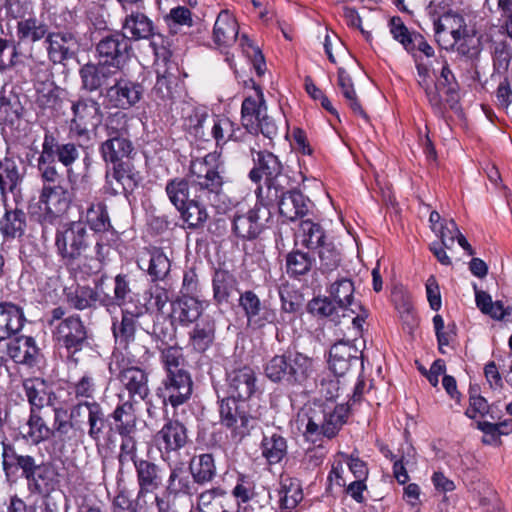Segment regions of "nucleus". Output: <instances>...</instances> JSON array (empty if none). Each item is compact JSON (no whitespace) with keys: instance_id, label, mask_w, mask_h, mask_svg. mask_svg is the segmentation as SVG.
Returning <instances> with one entry per match:
<instances>
[{"instance_id":"obj_1","label":"nucleus","mask_w":512,"mask_h":512,"mask_svg":"<svg viewBox=\"0 0 512 512\" xmlns=\"http://www.w3.org/2000/svg\"><path fill=\"white\" fill-rule=\"evenodd\" d=\"M58 254L68 264L84 261L86 272L94 274L102 269L109 253L110 245L103 237L92 234L82 221H72L61 225L55 236Z\"/></svg>"},{"instance_id":"obj_2","label":"nucleus","mask_w":512,"mask_h":512,"mask_svg":"<svg viewBox=\"0 0 512 512\" xmlns=\"http://www.w3.org/2000/svg\"><path fill=\"white\" fill-rule=\"evenodd\" d=\"M254 167L249 172V178L254 183H259L265 177L263 185L256 189L259 202L264 205H272L283 189L289 184V177L283 173V164L278 156L270 151L251 150Z\"/></svg>"},{"instance_id":"obj_3","label":"nucleus","mask_w":512,"mask_h":512,"mask_svg":"<svg viewBox=\"0 0 512 512\" xmlns=\"http://www.w3.org/2000/svg\"><path fill=\"white\" fill-rule=\"evenodd\" d=\"M41 152L37 158V171L44 183H55L62 179L56 161L67 167V177L72 183L73 171L71 166L79 159L80 151L72 142L59 143L57 137L50 131L44 134Z\"/></svg>"},{"instance_id":"obj_4","label":"nucleus","mask_w":512,"mask_h":512,"mask_svg":"<svg viewBox=\"0 0 512 512\" xmlns=\"http://www.w3.org/2000/svg\"><path fill=\"white\" fill-rule=\"evenodd\" d=\"M312 371L313 360L293 351L273 356L264 366L265 376L270 381L289 387L303 386Z\"/></svg>"},{"instance_id":"obj_5","label":"nucleus","mask_w":512,"mask_h":512,"mask_svg":"<svg viewBox=\"0 0 512 512\" xmlns=\"http://www.w3.org/2000/svg\"><path fill=\"white\" fill-rule=\"evenodd\" d=\"M434 32L437 43L446 50L456 46L457 52L467 57L479 53V41L468 32L465 19L457 13L446 12L434 19Z\"/></svg>"},{"instance_id":"obj_6","label":"nucleus","mask_w":512,"mask_h":512,"mask_svg":"<svg viewBox=\"0 0 512 512\" xmlns=\"http://www.w3.org/2000/svg\"><path fill=\"white\" fill-rule=\"evenodd\" d=\"M219 415L221 425L228 429L231 437L237 441L250 435L261 417L258 409L251 411L248 402L236 401L233 398H224L220 401Z\"/></svg>"},{"instance_id":"obj_7","label":"nucleus","mask_w":512,"mask_h":512,"mask_svg":"<svg viewBox=\"0 0 512 512\" xmlns=\"http://www.w3.org/2000/svg\"><path fill=\"white\" fill-rule=\"evenodd\" d=\"M215 162L216 155L208 154L192 160L190 164V187L199 200L211 201V198L216 197L222 190L223 178Z\"/></svg>"},{"instance_id":"obj_8","label":"nucleus","mask_w":512,"mask_h":512,"mask_svg":"<svg viewBox=\"0 0 512 512\" xmlns=\"http://www.w3.org/2000/svg\"><path fill=\"white\" fill-rule=\"evenodd\" d=\"M241 123L251 134L261 133L273 140L278 134L275 121L267 115V106L262 91L257 88L256 96L246 97L241 106Z\"/></svg>"},{"instance_id":"obj_9","label":"nucleus","mask_w":512,"mask_h":512,"mask_svg":"<svg viewBox=\"0 0 512 512\" xmlns=\"http://www.w3.org/2000/svg\"><path fill=\"white\" fill-rule=\"evenodd\" d=\"M109 371L115 375L123 387L128 391L129 399L133 401L135 397L144 400L149 394L148 374L123 356H115L113 362L109 364Z\"/></svg>"},{"instance_id":"obj_10","label":"nucleus","mask_w":512,"mask_h":512,"mask_svg":"<svg viewBox=\"0 0 512 512\" xmlns=\"http://www.w3.org/2000/svg\"><path fill=\"white\" fill-rule=\"evenodd\" d=\"M69 131L78 139H89L91 129L96 128L103 118L101 106L91 97H80L72 101Z\"/></svg>"},{"instance_id":"obj_11","label":"nucleus","mask_w":512,"mask_h":512,"mask_svg":"<svg viewBox=\"0 0 512 512\" xmlns=\"http://www.w3.org/2000/svg\"><path fill=\"white\" fill-rule=\"evenodd\" d=\"M120 32L129 40V43H131L132 40L139 41L152 39L151 46L153 47L155 55L165 57V48L163 46H159L155 40L156 36L161 40L162 38L156 33L153 21L145 13L140 11H131V13L127 14L122 21V31Z\"/></svg>"},{"instance_id":"obj_12","label":"nucleus","mask_w":512,"mask_h":512,"mask_svg":"<svg viewBox=\"0 0 512 512\" xmlns=\"http://www.w3.org/2000/svg\"><path fill=\"white\" fill-rule=\"evenodd\" d=\"M131 50V43L120 31L104 36L96 45L99 61L118 71H121L128 61Z\"/></svg>"},{"instance_id":"obj_13","label":"nucleus","mask_w":512,"mask_h":512,"mask_svg":"<svg viewBox=\"0 0 512 512\" xmlns=\"http://www.w3.org/2000/svg\"><path fill=\"white\" fill-rule=\"evenodd\" d=\"M193 390V381L187 370H177L166 373V377L159 387L158 394L164 405L170 404L173 408L186 403Z\"/></svg>"},{"instance_id":"obj_14","label":"nucleus","mask_w":512,"mask_h":512,"mask_svg":"<svg viewBox=\"0 0 512 512\" xmlns=\"http://www.w3.org/2000/svg\"><path fill=\"white\" fill-rule=\"evenodd\" d=\"M268 206L260 202V205L256 204L246 212L237 210L233 216V233L243 240L256 239L263 231L265 222L270 216Z\"/></svg>"},{"instance_id":"obj_15","label":"nucleus","mask_w":512,"mask_h":512,"mask_svg":"<svg viewBox=\"0 0 512 512\" xmlns=\"http://www.w3.org/2000/svg\"><path fill=\"white\" fill-rule=\"evenodd\" d=\"M53 336L60 347L74 354L87 344V330L79 316L61 320L54 328Z\"/></svg>"},{"instance_id":"obj_16","label":"nucleus","mask_w":512,"mask_h":512,"mask_svg":"<svg viewBox=\"0 0 512 512\" xmlns=\"http://www.w3.org/2000/svg\"><path fill=\"white\" fill-rule=\"evenodd\" d=\"M226 390V398L248 402L257 391V375L253 368L244 365L227 371Z\"/></svg>"},{"instance_id":"obj_17","label":"nucleus","mask_w":512,"mask_h":512,"mask_svg":"<svg viewBox=\"0 0 512 512\" xmlns=\"http://www.w3.org/2000/svg\"><path fill=\"white\" fill-rule=\"evenodd\" d=\"M143 93L140 83L120 78L106 89L105 99L111 108L128 110L141 100Z\"/></svg>"},{"instance_id":"obj_18","label":"nucleus","mask_w":512,"mask_h":512,"mask_svg":"<svg viewBox=\"0 0 512 512\" xmlns=\"http://www.w3.org/2000/svg\"><path fill=\"white\" fill-rule=\"evenodd\" d=\"M105 177L107 187L113 195L132 192L139 182V174L131 159L111 164Z\"/></svg>"},{"instance_id":"obj_19","label":"nucleus","mask_w":512,"mask_h":512,"mask_svg":"<svg viewBox=\"0 0 512 512\" xmlns=\"http://www.w3.org/2000/svg\"><path fill=\"white\" fill-rule=\"evenodd\" d=\"M80 431L87 424L89 438L98 445L105 433L107 418L102 406L96 401H80L78 403Z\"/></svg>"},{"instance_id":"obj_20","label":"nucleus","mask_w":512,"mask_h":512,"mask_svg":"<svg viewBox=\"0 0 512 512\" xmlns=\"http://www.w3.org/2000/svg\"><path fill=\"white\" fill-rule=\"evenodd\" d=\"M25 175L21 159L8 150L0 157V195L3 203L7 201L8 193H14L23 182Z\"/></svg>"},{"instance_id":"obj_21","label":"nucleus","mask_w":512,"mask_h":512,"mask_svg":"<svg viewBox=\"0 0 512 512\" xmlns=\"http://www.w3.org/2000/svg\"><path fill=\"white\" fill-rule=\"evenodd\" d=\"M30 410H43L56 404L57 396L49 381L41 377L26 378L22 382Z\"/></svg>"},{"instance_id":"obj_22","label":"nucleus","mask_w":512,"mask_h":512,"mask_svg":"<svg viewBox=\"0 0 512 512\" xmlns=\"http://www.w3.org/2000/svg\"><path fill=\"white\" fill-rule=\"evenodd\" d=\"M135 471L138 484L137 501L163 486L164 469L155 462L147 459L135 461Z\"/></svg>"},{"instance_id":"obj_23","label":"nucleus","mask_w":512,"mask_h":512,"mask_svg":"<svg viewBox=\"0 0 512 512\" xmlns=\"http://www.w3.org/2000/svg\"><path fill=\"white\" fill-rule=\"evenodd\" d=\"M61 181L62 179L59 182L47 183L41 190L40 203L51 218L63 215L72 202V193L61 185Z\"/></svg>"},{"instance_id":"obj_24","label":"nucleus","mask_w":512,"mask_h":512,"mask_svg":"<svg viewBox=\"0 0 512 512\" xmlns=\"http://www.w3.org/2000/svg\"><path fill=\"white\" fill-rule=\"evenodd\" d=\"M310 200L302 192L295 189L291 183L283 189V193L277 197L274 204L279 207L280 214L289 221H295L304 217L310 207Z\"/></svg>"},{"instance_id":"obj_25","label":"nucleus","mask_w":512,"mask_h":512,"mask_svg":"<svg viewBox=\"0 0 512 512\" xmlns=\"http://www.w3.org/2000/svg\"><path fill=\"white\" fill-rule=\"evenodd\" d=\"M38 466L33 456L19 454L12 446L3 443L2 467L7 480L13 479L21 471V476L27 481Z\"/></svg>"},{"instance_id":"obj_26","label":"nucleus","mask_w":512,"mask_h":512,"mask_svg":"<svg viewBox=\"0 0 512 512\" xmlns=\"http://www.w3.org/2000/svg\"><path fill=\"white\" fill-rule=\"evenodd\" d=\"M362 352L350 342L335 343L329 352V367L336 376H343L351 367L362 365Z\"/></svg>"},{"instance_id":"obj_27","label":"nucleus","mask_w":512,"mask_h":512,"mask_svg":"<svg viewBox=\"0 0 512 512\" xmlns=\"http://www.w3.org/2000/svg\"><path fill=\"white\" fill-rule=\"evenodd\" d=\"M346 410L343 406H335L333 409L324 410L322 419L310 417L306 425V433L322 434L325 437L333 438L342 425L346 422Z\"/></svg>"},{"instance_id":"obj_28","label":"nucleus","mask_w":512,"mask_h":512,"mask_svg":"<svg viewBox=\"0 0 512 512\" xmlns=\"http://www.w3.org/2000/svg\"><path fill=\"white\" fill-rule=\"evenodd\" d=\"M4 346L7 355L17 364L32 367L38 364L41 359L40 349L32 337H16L8 340Z\"/></svg>"},{"instance_id":"obj_29","label":"nucleus","mask_w":512,"mask_h":512,"mask_svg":"<svg viewBox=\"0 0 512 512\" xmlns=\"http://www.w3.org/2000/svg\"><path fill=\"white\" fill-rule=\"evenodd\" d=\"M4 214L0 217V235L5 242L20 240L26 233L27 215L18 208L3 203Z\"/></svg>"},{"instance_id":"obj_30","label":"nucleus","mask_w":512,"mask_h":512,"mask_svg":"<svg viewBox=\"0 0 512 512\" xmlns=\"http://www.w3.org/2000/svg\"><path fill=\"white\" fill-rule=\"evenodd\" d=\"M239 306L247 317L248 325L253 328H262L266 323L272 321V314L251 290L240 294Z\"/></svg>"},{"instance_id":"obj_31","label":"nucleus","mask_w":512,"mask_h":512,"mask_svg":"<svg viewBox=\"0 0 512 512\" xmlns=\"http://www.w3.org/2000/svg\"><path fill=\"white\" fill-rule=\"evenodd\" d=\"M118 72L117 69L100 61L97 64L87 63L79 71L82 88L89 92L97 91L108 84Z\"/></svg>"},{"instance_id":"obj_32","label":"nucleus","mask_w":512,"mask_h":512,"mask_svg":"<svg viewBox=\"0 0 512 512\" xmlns=\"http://www.w3.org/2000/svg\"><path fill=\"white\" fill-rule=\"evenodd\" d=\"M156 441L166 453L178 451L187 444V429L180 421L170 419L157 433Z\"/></svg>"},{"instance_id":"obj_33","label":"nucleus","mask_w":512,"mask_h":512,"mask_svg":"<svg viewBox=\"0 0 512 512\" xmlns=\"http://www.w3.org/2000/svg\"><path fill=\"white\" fill-rule=\"evenodd\" d=\"M171 319L173 322L187 327L194 323L202 314V302L195 296L182 295L171 303Z\"/></svg>"},{"instance_id":"obj_34","label":"nucleus","mask_w":512,"mask_h":512,"mask_svg":"<svg viewBox=\"0 0 512 512\" xmlns=\"http://www.w3.org/2000/svg\"><path fill=\"white\" fill-rule=\"evenodd\" d=\"M211 117L208 109L204 106L189 108L183 116V126L189 134L203 141L211 139L209 132Z\"/></svg>"},{"instance_id":"obj_35","label":"nucleus","mask_w":512,"mask_h":512,"mask_svg":"<svg viewBox=\"0 0 512 512\" xmlns=\"http://www.w3.org/2000/svg\"><path fill=\"white\" fill-rule=\"evenodd\" d=\"M46 42L49 59L55 64L63 63L75 54L77 40L72 33H50Z\"/></svg>"},{"instance_id":"obj_36","label":"nucleus","mask_w":512,"mask_h":512,"mask_svg":"<svg viewBox=\"0 0 512 512\" xmlns=\"http://www.w3.org/2000/svg\"><path fill=\"white\" fill-rule=\"evenodd\" d=\"M144 314V307L135 306L134 310L129 308L122 309V318L120 322H113L112 330L116 341L129 348V344L134 341L136 326L139 317Z\"/></svg>"},{"instance_id":"obj_37","label":"nucleus","mask_w":512,"mask_h":512,"mask_svg":"<svg viewBox=\"0 0 512 512\" xmlns=\"http://www.w3.org/2000/svg\"><path fill=\"white\" fill-rule=\"evenodd\" d=\"M24 321V313L19 306L11 302H0V343L17 334Z\"/></svg>"},{"instance_id":"obj_38","label":"nucleus","mask_w":512,"mask_h":512,"mask_svg":"<svg viewBox=\"0 0 512 512\" xmlns=\"http://www.w3.org/2000/svg\"><path fill=\"white\" fill-rule=\"evenodd\" d=\"M354 291V284L348 277L337 278L335 281L331 282L327 289L330 297L342 311V316H346V311L355 314L356 310L354 307H360L354 303Z\"/></svg>"},{"instance_id":"obj_39","label":"nucleus","mask_w":512,"mask_h":512,"mask_svg":"<svg viewBox=\"0 0 512 512\" xmlns=\"http://www.w3.org/2000/svg\"><path fill=\"white\" fill-rule=\"evenodd\" d=\"M51 408L54 416L52 426L50 427L52 437L65 439L71 430L80 429L78 403L71 407L69 414L68 410L63 407H56L54 405Z\"/></svg>"},{"instance_id":"obj_40","label":"nucleus","mask_w":512,"mask_h":512,"mask_svg":"<svg viewBox=\"0 0 512 512\" xmlns=\"http://www.w3.org/2000/svg\"><path fill=\"white\" fill-rule=\"evenodd\" d=\"M58 484L55 470L47 463H39L33 475L27 480L30 493L48 496Z\"/></svg>"},{"instance_id":"obj_41","label":"nucleus","mask_w":512,"mask_h":512,"mask_svg":"<svg viewBox=\"0 0 512 512\" xmlns=\"http://www.w3.org/2000/svg\"><path fill=\"white\" fill-rule=\"evenodd\" d=\"M86 221L90 229L95 232L96 237L102 236L104 241H108V235H110L111 241H115L116 232L110 223L106 206L103 203L91 204L86 213Z\"/></svg>"},{"instance_id":"obj_42","label":"nucleus","mask_w":512,"mask_h":512,"mask_svg":"<svg viewBox=\"0 0 512 512\" xmlns=\"http://www.w3.org/2000/svg\"><path fill=\"white\" fill-rule=\"evenodd\" d=\"M237 36V21L228 11H221L214 24V43L219 47H229L236 41Z\"/></svg>"},{"instance_id":"obj_43","label":"nucleus","mask_w":512,"mask_h":512,"mask_svg":"<svg viewBox=\"0 0 512 512\" xmlns=\"http://www.w3.org/2000/svg\"><path fill=\"white\" fill-rule=\"evenodd\" d=\"M189 471L194 483L205 485L216 477L215 459L211 453L194 455L189 461Z\"/></svg>"},{"instance_id":"obj_44","label":"nucleus","mask_w":512,"mask_h":512,"mask_svg":"<svg viewBox=\"0 0 512 512\" xmlns=\"http://www.w3.org/2000/svg\"><path fill=\"white\" fill-rule=\"evenodd\" d=\"M133 150L131 140L124 137L107 138L100 146V153L108 164L130 160Z\"/></svg>"},{"instance_id":"obj_45","label":"nucleus","mask_w":512,"mask_h":512,"mask_svg":"<svg viewBox=\"0 0 512 512\" xmlns=\"http://www.w3.org/2000/svg\"><path fill=\"white\" fill-rule=\"evenodd\" d=\"M215 321L210 317L202 318L189 332V342L192 348L199 352H205L215 340Z\"/></svg>"},{"instance_id":"obj_46","label":"nucleus","mask_w":512,"mask_h":512,"mask_svg":"<svg viewBox=\"0 0 512 512\" xmlns=\"http://www.w3.org/2000/svg\"><path fill=\"white\" fill-rule=\"evenodd\" d=\"M237 280L232 273L227 270L217 269L213 275V299L216 304L228 303L230 297L237 292Z\"/></svg>"},{"instance_id":"obj_47","label":"nucleus","mask_w":512,"mask_h":512,"mask_svg":"<svg viewBox=\"0 0 512 512\" xmlns=\"http://www.w3.org/2000/svg\"><path fill=\"white\" fill-rule=\"evenodd\" d=\"M115 423V430L119 436L132 435L136 430L137 418L133 401L126 400L119 403L111 414Z\"/></svg>"},{"instance_id":"obj_48","label":"nucleus","mask_w":512,"mask_h":512,"mask_svg":"<svg viewBox=\"0 0 512 512\" xmlns=\"http://www.w3.org/2000/svg\"><path fill=\"white\" fill-rule=\"evenodd\" d=\"M194 481L186 474L183 467L175 466L170 469L164 491L168 496L176 499L180 495L192 496L194 494Z\"/></svg>"},{"instance_id":"obj_49","label":"nucleus","mask_w":512,"mask_h":512,"mask_svg":"<svg viewBox=\"0 0 512 512\" xmlns=\"http://www.w3.org/2000/svg\"><path fill=\"white\" fill-rule=\"evenodd\" d=\"M203 202L194 196L186 205L178 209L186 228L197 230L204 227L209 215Z\"/></svg>"},{"instance_id":"obj_50","label":"nucleus","mask_w":512,"mask_h":512,"mask_svg":"<svg viewBox=\"0 0 512 512\" xmlns=\"http://www.w3.org/2000/svg\"><path fill=\"white\" fill-rule=\"evenodd\" d=\"M278 497L281 510L290 512L294 509L303 499L302 487L299 481L290 477L282 478Z\"/></svg>"},{"instance_id":"obj_51","label":"nucleus","mask_w":512,"mask_h":512,"mask_svg":"<svg viewBox=\"0 0 512 512\" xmlns=\"http://www.w3.org/2000/svg\"><path fill=\"white\" fill-rule=\"evenodd\" d=\"M301 245L308 249H316L326 243L325 232L318 223L311 220H303L296 234Z\"/></svg>"},{"instance_id":"obj_52","label":"nucleus","mask_w":512,"mask_h":512,"mask_svg":"<svg viewBox=\"0 0 512 512\" xmlns=\"http://www.w3.org/2000/svg\"><path fill=\"white\" fill-rule=\"evenodd\" d=\"M261 450L269 464H277L287 454L286 439L277 433L265 435L261 442Z\"/></svg>"},{"instance_id":"obj_53","label":"nucleus","mask_w":512,"mask_h":512,"mask_svg":"<svg viewBox=\"0 0 512 512\" xmlns=\"http://www.w3.org/2000/svg\"><path fill=\"white\" fill-rule=\"evenodd\" d=\"M434 88H437V91L440 95L441 91H444L446 94L447 104L451 109L456 108L459 101V87L454 74L446 62L442 67L440 76L437 78V81L434 84Z\"/></svg>"},{"instance_id":"obj_54","label":"nucleus","mask_w":512,"mask_h":512,"mask_svg":"<svg viewBox=\"0 0 512 512\" xmlns=\"http://www.w3.org/2000/svg\"><path fill=\"white\" fill-rule=\"evenodd\" d=\"M42 411L30 410L27 421L28 431L26 437L34 444H39L52 437V432L42 416Z\"/></svg>"},{"instance_id":"obj_55","label":"nucleus","mask_w":512,"mask_h":512,"mask_svg":"<svg viewBox=\"0 0 512 512\" xmlns=\"http://www.w3.org/2000/svg\"><path fill=\"white\" fill-rule=\"evenodd\" d=\"M338 87L352 111L367 120L368 116L357 99L352 79L344 68L338 69Z\"/></svg>"},{"instance_id":"obj_56","label":"nucleus","mask_w":512,"mask_h":512,"mask_svg":"<svg viewBox=\"0 0 512 512\" xmlns=\"http://www.w3.org/2000/svg\"><path fill=\"white\" fill-rule=\"evenodd\" d=\"M166 193L171 203L177 210L186 205L191 200V194L194 195L190 187V179L175 178L166 185Z\"/></svg>"},{"instance_id":"obj_57","label":"nucleus","mask_w":512,"mask_h":512,"mask_svg":"<svg viewBox=\"0 0 512 512\" xmlns=\"http://www.w3.org/2000/svg\"><path fill=\"white\" fill-rule=\"evenodd\" d=\"M417 68V74H418V85L424 89L426 97L434 109V111L438 114L443 113V100L439 92L437 91V88H434V85L431 86L428 78H429V69L426 65L422 63L416 64Z\"/></svg>"},{"instance_id":"obj_58","label":"nucleus","mask_w":512,"mask_h":512,"mask_svg":"<svg viewBox=\"0 0 512 512\" xmlns=\"http://www.w3.org/2000/svg\"><path fill=\"white\" fill-rule=\"evenodd\" d=\"M35 105L41 109H51L58 101V89L51 80L37 81L35 83Z\"/></svg>"},{"instance_id":"obj_59","label":"nucleus","mask_w":512,"mask_h":512,"mask_svg":"<svg viewBox=\"0 0 512 512\" xmlns=\"http://www.w3.org/2000/svg\"><path fill=\"white\" fill-rule=\"evenodd\" d=\"M47 33V25L36 18H27L17 24V35L21 40L36 42L46 37Z\"/></svg>"},{"instance_id":"obj_60","label":"nucleus","mask_w":512,"mask_h":512,"mask_svg":"<svg viewBox=\"0 0 512 512\" xmlns=\"http://www.w3.org/2000/svg\"><path fill=\"white\" fill-rule=\"evenodd\" d=\"M314 264L309 253L294 250L286 256L287 273L291 276H300L308 273Z\"/></svg>"},{"instance_id":"obj_61","label":"nucleus","mask_w":512,"mask_h":512,"mask_svg":"<svg viewBox=\"0 0 512 512\" xmlns=\"http://www.w3.org/2000/svg\"><path fill=\"white\" fill-rule=\"evenodd\" d=\"M228 498L221 487H213L199 493L196 499V509L199 512H212L214 507L220 506Z\"/></svg>"},{"instance_id":"obj_62","label":"nucleus","mask_w":512,"mask_h":512,"mask_svg":"<svg viewBox=\"0 0 512 512\" xmlns=\"http://www.w3.org/2000/svg\"><path fill=\"white\" fill-rule=\"evenodd\" d=\"M210 122L211 139H215L218 146L234 137V123L229 118L212 115Z\"/></svg>"},{"instance_id":"obj_63","label":"nucleus","mask_w":512,"mask_h":512,"mask_svg":"<svg viewBox=\"0 0 512 512\" xmlns=\"http://www.w3.org/2000/svg\"><path fill=\"white\" fill-rule=\"evenodd\" d=\"M309 311L312 314L328 317L332 321H338L340 318V308L329 296L313 298L308 304Z\"/></svg>"},{"instance_id":"obj_64","label":"nucleus","mask_w":512,"mask_h":512,"mask_svg":"<svg viewBox=\"0 0 512 512\" xmlns=\"http://www.w3.org/2000/svg\"><path fill=\"white\" fill-rule=\"evenodd\" d=\"M132 290L128 275L118 274L114 278V293L111 297H104L106 303L115 304L116 307L125 306L131 300Z\"/></svg>"}]
</instances>
